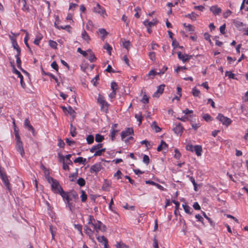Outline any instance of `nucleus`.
<instances>
[{"label": "nucleus", "instance_id": "1", "mask_svg": "<svg viewBox=\"0 0 248 248\" xmlns=\"http://www.w3.org/2000/svg\"><path fill=\"white\" fill-rule=\"evenodd\" d=\"M84 230L85 233L89 236L92 242H95L94 238L93 235V233L95 232V235L97 236L99 231L102 232L106 231V227L101 221L96 220L90 226L85 225Z\"/></svg>", "mask_w": 248, "mask_h": 248}, {"label": "nucleus", "instance_id": "2", "mask_svg": "<svg viewBox=\"0 0 248 248\" xmlns=\"http://www.w3.org/2000/svg\"><path fill=\"white\" fill-rule=\"evenodd\" d=\"M97 100L98 103H99L101 106V110L104 112H107L108 110L109 105L105 99L103 95L99 94L97 98Z\"/></svg>", "mask_w": 248, "mask_h": 248}, {"label": "nucleus", "instance_id": "3", "mask_svg": "<svg viewBox=\"0 0 248 248\" xmlns=\"http://www.w3.org/2000/svg\"><path fill=\"white\" fill-rule=\"evenodd\" d=\"M15 137L16 140V149L22 156H23L25 152L23 147V143L20 140V136L17 132H16Z\"/></svg>", "mask_w": 248, "mask_h": 248}, {"label": "nucleus", "instance_id": "4", "mask_svg": "<svg viewBox=\"0 0 248 248\" xmlns=\"http://www.w3.org/2000/svg\"><path fill=\"white\" fill-rule=\"evenodd\" d=\"M217 118L221 123H222V124L223 125H226L227 126L231 124V123H232V120L230 118L224 116V115H223L221 114H218V115H217Z\"/></svg>", "mask_w": 248, "mask_h": 248}, {"label": "nucleus", "instance_id": "5", "mask_svg": "<svg viewBox=\"0 0 248 248\" xmlns=\"http://www.w3.org/2000/svg\"><path fill=\"white\" fill-rule=\"evenodd\" d=\"M93 11L95 13L100 14L104 17L107 16L105 9L98 3L96 4V6L93 8Z\"/></svg>", "mask_w": 248, "mask_h": 248}, {"label": "nucleus", "instance_id": "6", "mask_svg": "<svg viewBox=\"0 0 248 248\" xmlns=\"http://www.w3.org/2000/svg\"><path fill=\"white\" fill-rule=\"evenodd\" d=\"M51 185L52 189L54 193H58L59 192L62 191V189L60 186L59 182L56 180L55 181H53Z\"/></svg>", "mask_w": 248, "mask_h": 248}, {"label": "nucleus", "instance_id": "7", "mask_svg": "<svg viewBox=\"0 0 248 248\" xmlns=\"http://www.w3.org/2000/svg\"><path fill=\"white\" fill-rule=\"evenodd\" d=\"M0 176L4 183L5 186H6L8 190H10L11 189L10 187V183L9 182V180H8V177L6 175V174L5 173H4L3 172L1 171L0 172Z\"/></svg>", "mask_w": 248, "mask_h": 248}, {"label": "nucleus", "instance_id": "8", "mask_svg": "<svg viewBox=\"0 0 248 248\" xmlns=\"http://www.w3.org/2000/svg\"><path fill=\"white\" fill-rule=\"evenodd\" d=\"M165 85L161 84L158 86L157 91L154 93L153 97H159L160 95L163 93Z\"/></svg>", "mask_w": 248, "mask_h": 248}, {"label": "nucleus", "instance_id": "9", "mask_svg": "<svg viewBox=\"0 0 248 248\" xmlns=\"http://www.w3.org/2000/svg\"><path fill=\"white\" fill-rule=\"evenodd\" d=\"M96 236L98 242L104 245V248H108L107 239L104 236H99L97 235Z\"/></svg>", "mask_w": 248, "mask_h": 248}, {"label": "nucleus", "instance_id": "10", "mask_svg": "<svg viewBox=\"0 0 248 248\" xmlns=\"http://www.w3.org/2000/svg\"><path fill=\"white\" fill-rule=\"evenodd\" d=\"M178 57L183 62H185L192 58V56L185 54H183L181 52H178Z\"/></svg>", "mask_w": 248, "mask_h": 248}, {"label": "nucleus", "instance_id": "11", "mask_svg": "<svg viewBox=\"0 0 248 248\" xmlns=\"http://www.w3.org/2000/svg\"><path fill=\"white\" fill-rule=\"evenodd\" d=\"M184 128L182 124L179 123L173 128V130L175 133L177 135H181L183 133Z\"/></svg>", "mask_w": 248, "mask_h": 248}, {"label": "nucleus", "instance_id": "12", "mask_svg": "<svg viewBox=\"0 0 248 248\" xmlns=\"http://www.w3.org/2000/svg\"><path fill=\"white\" fill-rule=\"evenodd\" d=\"M133 133V130L131 128H127L125 130L123 131L121 133L122 139H124L126 137L131 134Z\"/></svg>", "mask_w": 248, "mask_h": 248}, {"label": "nucleus", "instance_id": "13", "mask_svg": "<svg viewBox=\"0 0 248 248\" xmlns=\"http://www.w3.org/2000/svg\"><path fill=\"white\" fill-rule=\"evenodd\" d=\"M156 75V72L154 70H151L149 73L144 78V79L148 80L150 78L153 79L154 77Z\"/></svg>", "mask_w": 248, "mask_h": 248}, {"label": "nucleus", "instance_id": "14", "mask_svg": "<svg viewBox=\"0 0 248 248\" xmlns=\"http://www.w3.org/2000/svg\"><path fill=\"white\" fill-rule=\"evenodd\" d=\"M101 169V165L100 164H96L93 165L91 168V172H97Z\"/></svg>", "mask_w": 248, "mask_h": 248}, {"label": "nucleus", "instance_id": "15", "mask_svg": "<svg viewBox=\"0 0 248 248\" xmlns=\"http://www.w3.org/2000/svg\"><path fill=\"white\" fill-rule=\"evenodd\" d=\"M210 11L214 14H219L221 12V8L218 7L217 5L212 6L210 7Z\"/></svg>", "mask_w": 248, "mask_h": 248}, {"label": "nucleus", "instance_id": "16", "mask_svg": "<svg viewBox=\"0 0 248 248\" xmlns=\"http://www.w3.org/2000/svg\"><path fill=\"white\" fill-rule=\"evenodd\" d=\"M12 41V45L15 49L16 51V53L20 54L21 50L20 47H19L16 40L13 38L11 39Z\"/></svg>", "mask_w": 248, "mask_h": 248}, {"label": "nucleus", "instance_id": "17", "mask_svg": "<svg viewBox=\"0 0 248 248\" xmlns=\"http://www.w3.org/2000/svg\"><path fill=\"white\" fill-rule=\"evenodd\" d=\"M157 23V19H153L152 21H149L146 20L144 21V25L147 27H151L152 26L155 25Z\"/></svg>", "mask_w": 248, "mask_h": 248}, {"label": "nucleus", "instance_id": "18", "mask_svg": "<svg viewBox=\"0 0 248 248\" xmlns=\"http://www.w3.org/2000/svg\"><path fill=\"white\" fill-rule=\"evenodd\" d=\"M20 55V54H18V53H16V54L15 56V57L16 58V62L17 66L18 68L21 69L22 70V71H23L24 72H25V71L23 70L21 68V60H20V58L19 57Z\"/></svg>", "mask_w": 248, "mask_h": 248}, {"label": "nucleus", "instance_id": "19", "mask_svg": "<svg viewBox=\"0 0 248 248\" xmlns=\"http://www.w3.org/2000/svg\"><path fill=\"white\" fill-rule=\"evenodd\" d=\"M103 144L98 143L97 144L93 146L90 149V151L91 153H94L95 151L98 150L102 148Z\"/></svg>", "mask_w": 248, "mask_h": 248}, {"label": "nucleus", "instance_id": "20", "mask_svg": "<svg viewBox=\"0 0 248 248\" xmlns=\"http://www.w3.org/2000/svg\"><path fill=\"white\" fill-rule=\"evenodd\" d=\"M88 52H89V54L87 58L91 62H94L96 60V57H95L94 54L91 49H88Z\"/></svg>", "mask_w": 248, "mask_h": 248}, {"label": "nucleus", "instance_id": "21", "mask_svg": "<svg viewBox=\"0 0 248 248\" xmlns=\"http://www.w3.org/2000/svg\"><path fill=\"white\" fill-rule=\"evenodd\" d=\"M168 145L163 140L161 141L160 144L158 146L157 150L158 152L161 151L163 149H167Z\"/></svg>", "mask_w": 248, "mask_h": 248}, {"label": "nucleus", "instance_id": "22", "mask_svg": "<svg viewBox=\"0 0 248 248\" xmlns=\"http://www.w3.org/2000/svg\"><path fill=\"white\" fill-rule=\"evenodd\" d=\"M194 151L198 156H201L202 152V147L200 145L194 146Z\"/></svg>", "mask_w": 248, "mask_h": 248}, {"label": "nucleus", "instance_id": "23", "mask_svg": "<svg viewBox=\"0 0 248 248\" xmlns=\"http://www.w3.org/2000/svg\"><path fill=\"white\" fill-rule=\"evenodd\" d=\"M24 125L26 127H27L29 128V130L31 131L34 134V129L33 127H32V126L30 124V121L28 119H26L25 120Z\"/></svg>", "mask_w": 248, "mask_h": 248}, {"label": "nucleus", "instance_id": "24", "mask_svg": "<svg viewBox=\"0 0 248 248\" xmlns=\"http://www.w3.org/2000/svg\"><path fill=\"white\" fill-rule=\"evenodd\" d=\"M42 72L44 75H47L53 78L57 83V86L60 85V83L58 81V79L55 77V76L49 73H46L43 70H42Z\"/></svg>", "mask_w": 248, "mask_h": 248}, {"label": "nucleus", "instance_id": "25", "mask_svg": "<svg viewBox=\"0 0 248 248\" xmlns=\"http://www.w3.org/2000/svg\"><path fill=\"white\" fill-rule=\"evenodd\" d=\"M70 133L73 137H75L77 135L76 128L72 124L70 125Z\"/></svg>", "mask_w": 248, "mask_h": 248}, {"label": "nucleus", "instance_id": "26", "mask_svg": "<svg viewBox=\"0 0 248 248\" xmlns=\"http://www.w3.org/2000/svg\"><path fill=\"white\" fill-rule=\"evenodd\" d=\"M82 38L85 40L87 43L90 40V38L86 31H84L82 33Z\"/></svg>", "mask_w": 248, "mask_h": 248}, {"label": "nucleus", "instance_id": "27", "mask_svg": "<svg viewBox=\"0 0 248 248\" xmlns=\"http://www.w3.org/2000/svg\"><path fill=\"white\" fill-rule=\"evenodd\" d=\"M152 127L156 132H159L161 131V128L157 125L155 122L152 123Z\"/></svg>", "mask_w": 248, "mask_h": 248}, {"label": "nucleus", "instance_id": "28", "mask_svg": "<svg viewBox=\"0 0 248 248\" xmlns=\"http://www.w3.org/2000/svg\"><path fill=\"white\" fill-rule=\"evenodd\" d=\"M106 151V148L101 149L94 152V156H100L101 155Z\"/></svg>", "mask_w": 248, "mask_h": 248}, {"label": "nucleus", "instance_id": "29", "mask_svg": "<svg viewBox=\"0 0 248 248\" xmlns=\"http://www.w3.org/2000/svg\"><path fill=\"white\" fill-rule=\"evenodd\" d=\"M58 193H59L62 196V197L63 198V200H65L67 202H68V201L69 200L68 196L67 193H65L63 191L62 189V192H60Z\"/></svg>", "mask_w": 248, "mask_h": 248}, {"label": "nucleus", "instance_id": "30", "mask_svg": "<svg viewBox=\"0 0 248 248\" xmlns=\"http://www.w3.org/2000/svg\"><path fill=\"white\" fill-rule=\"evenodd\" d=\"M58 20H59V17L57 16L56 18V21H55V26L56 28H57L58 29H69L70 28V26L69 25H66L64 27H63V26H61V27H59V26L57 25V22H58Z\"/></svg>", "mask_w": 248, "mask_h": 248}, {"label": "nucleus", "instance_id": "31", "mask_svg": "<svg viewBox=\"0 0 248 248\" xmlns=\"http://www.w3.org/2000/svg\"><path fill=\"white\" fill-rule=\"evenodd\" d=\"M86 161V159L84 158L83 159L82 157H78L77 158H76L74 162L75 163H79L80 164H84V162Z\"/></svg>", "mask_w": 248, "mask_h": 248}, {"label": "nucleus", "instance_id": "32", "mask_svg": "<svg viewBox=\"0 0 248 248\" xmlns=\"http://www.w3.org/2000/svg\"><path fill=\"white\" fill-rule=\"evenodd\" d=\"M86 140L89 144L93 143L94 141V137L92 135H89L87 137Z\"/></svg>", "mask_w": 248, "mask_h": 248}, {"label": "nucleus", "instance_id": "33", "mask_svg": "<svg viewBox=\"0 0 248 248\" xmlns=\"http://www.w3.org/2000/svg\"><path fill=\"white\" fill-rule=\"evenodd\" d=\"M104 139V137L103 136H102L99 134H97L95 135V140L96 142H101Z\"/></svg>", "mask_w": 248, "mask_h": 248}, {"label": "nucleus", "instance_id": "34", "mask_svg": "<svg viewBox=\"0 0 248 248\" xmlns=\"http://www.w3.org/2000/svg\"><path fill=\"white\" fill-rule=\"evenodd\" d=\"M19 1L23 3V7L22 8V10L24 11H28L29 8L26 5V2L25 0H19Z\"/></svg>", "mask_w": 248, "mask_h": 248}, {"label": "nucleus", "instance_id": "35", "mask_svg": "<svg viewBox=\"0 0 248 248\" xmlns=\"http://www.w3.org/2000/svg\"><path fill=\"white\" fill-rule=\"evenodd\" d=\"M43 36L41 34L38 35L35 39L33 43L36 45H38L40 40L42 39Z\"/></svg>", "mask_w": 248, "mask_h": 248}, {"label": "nucleus", "instance_id": "36", "mask_svg": "<svg viewBox=\"0 0 248 248\" xmlns=\"http://www.w3.org/2000/svg\"><path fill=\"white\" fill-rule=\"evenodd\" d=\"M186 16L189 17L192 20H195L198 16V15L194 13H192L191 14L186 15Z\"/></svg>", "mask_w": 248, "mask_h": 248}, {"label": "nucleus", "instance_id": "37", "mask_svg": "<svg viewBox=\"0 0 248 248\" xmlns=\"http://www.w3.org/2000/svg\"><path fill=\"white\" fill-rule=\"evenodd\" d=\"M183 208H184V209L185 210V211L187 213V214H191V208L190 207H189L188 205H186V204H183L182 205Z\"/></svg>", "mask_w": 248, "mask_h": 248}, {"label": "nucleus", "instance_id": "38", "mask_svg": "<svg viewBox=\"0 0 248 248\" xmlns=\"http://www.w3.org/2000/svg\"><path fill=\"white\" fill-rule=\"evenodd\" d=\"M104 48L108 51L109 55H111V50L112 49V47L109 46V45L108 43H106L104 45Z\"/></svg>", "mask_w": 248, "mask_h": 248}, {"label": "nucleus", "instance_id": "39", "mask_svg": "<svg viewBox=\"0 0 248 248\" xmlns=\"http://www.w3.org/2000/svg\"><path fill=\"white\" fill-rule=\"evenodd\" d=\"M67 111L70 115L72 116L73 118L74 119V117H75L76 112L73 109V108L71 107H69Z\"/></svg>", "mask_w": 248, "mask_h": 248}, {"label": "nucleus", "instance_id": "40", "mask_svg": "<svg viewBox=\"0 0 248 248\" xmlns=\"http://www.w3.org/2000/svg\"><path fill=\"white\" fill-rule=\"evenodd\" d=\"M118 132L117 130H115L113 128L111 129L110 132V137L112 140H113L116 133Z\"/></svg>", "mask_w": 248, "mask_h": 248}, {"label": "nucleus", "instance_id": "41", "mask_svg": "<svg viewBox=\"0 0 248 248\" xmlns=\"http://www.w3.org/2000/svg\"><path fill=\"white\" fill-rule=\"evenodd\" d=\"M77 183L80 186H83L85 185V181L82 178H80L78 180Z\"/></svg>", "mask_w": 248, "mask_h": 248}, {"label": "nucleus", "instance_id": "42", "mask_svg": "<svg viewBox=\"0 0 248 248\" xmlns=\"http://www.w3.org/2000/svg\"><path fill=\"white\" fill-rule=\"evenodd\" d=\"M131 44L129 41H125L123 42V46L127 50H129Z\"/></svg>", "mask_w": 248, "mask_h": 248}, {"label": "nucleus", "instance_id": "43", "mask_svg": "<svg viewBox=\"0 0 248 248\" xmlns=\"http://www.w3.org/2000/svg\"><path fill=\"white\" fill-rule=\"evenodd\" d=\"M225 76H228V78L230 79H234L235 78L234 74L230 71H226L225 73Z\"/></svg>", "mask_w": 248, "mask_h": 248}, {"label": "nucleus", "instance_id": "44", "mask_svg": "<svg viewBox=\"0 0 248 248\" xmlns=\"http://www.w3.org/2000/svg\"><path fill=\"white\" fill-rule=\"evenodd\" d=\"M89 217V218L87 225H88V226H90L92 223H93V222H94L96 220L91 215H90Z\"/></svg>", "mask_w": 248, "mask_h": 248}, {"label": "nucleus", "instance_id": "45", "mask_svg": "<svg viewBox=\"0 0 248 248\" xmlns=\"http://www.w3.org/2000/svg\"><path fill=\"white\" fill-rule=\"evenodd\" d=\"M135 117L137 118L138 121L139 122V124H140L142 122V114L140 112L139 114H136L135 115Z\"/></svg>", "mask_w": 248, "mask_h": 248}, {"label": "nucleus", "instance_id": "46", "mask_svg": "<svg viewBox=\"0 0 248 248\" xmlns=\"http://www.w3.org/2000/svg\"><path fill=\"white\" fill-rule=\"evenodd\" d=\"M49 45L52 48L54 49L57 48V43L55 41L49 40Z\"/></svg>", "mask_w": 248, "mask_h": 248}, {"label": "nucleus", "instance_id": "47", "mask_svg": "<svg viewBox=\"0 0 248 248\" xmlns=\"http://www.w3.org/2000/svg\"><path fill=\"white\" fill-rule=\"evenodd\" d=\"M45 174L46 175V179H47V181H48V182L49 183L51 184L53 182V181H55L56 180L55 179H54L51 177L49 176L48 174H46V172H45Z\"/></svg>", "mask_w": 248, "mask_h": 248}, {"label": "nucleus", "instance_id": "48", "mask_svg": "<svg viewBox=\"0 0 248 248\" xmlns=\"http://www.w3.org/2000/svg\"><path fill=\"white\" fill-rule=\"evenodd\" d=\"M192 94L194 96H199L200 94V91L194 88L192 90Z\"/></svg>", "mask_w": 248, "mask_h": 248}, {"label": "nucleus", "instance_id": "49", "mask_svg": "<svg viewBox=\"0 0 248 248\" xmlns=\"http://www.w3.org/2000/svg\"><path fill=\"white\" fill-rule=\"evenodd\" d=\"M143 162L146 165H148L150 162V159L147 155H144L143 157Z\"/></svg>", "mask_w": 248, "mask_h": 248}, {"label": "nucleus", "instance_id": "50", "mask_svg": "<svg viewBox=\"0 0 248 248\" xmlns=\"http://www.w3.org/2000/svg\"><path fill=\"white\" fill-rule=\"evenodd\" d=\"M75 228L79 232V233L81 235H83V233L82 232V225H79V224H75Z\"/></svg>", "mask_w": 248, "mask_h": 248}, {"label": "nucleus", "instance_id": "51", "mask_svg": "<svg viewBox=\"0 0 248 248\" xmlns=\"http://www.w3.org/2000/svg\"><path fill=\"white\" fill-rule=\"evenodd\" d=\"M118 85L115 82H112L111 83V88L113 92H116V90L117 89Z\"/></svg>", "mask_w": 248, "mask_h": 248}, {"label": "nucleus", "instance_id": "52", "mask_svg": "<svg viewBox=\"0 0 248 248\" xmlns=\"http://www.w3.org/2000/svg\"><path fill=\"white\" fill-rule=\"evenodd\" d=\"M99 33L102 35V37L104 38L106 35L108 34V32L104 29H100L98 30Z\"/></svg>", "mask_w": 248, "mask_h": 248}, {"label": "nucleus", "instance_id": "53", "mask_svg": "<svg viewBox=\"0 0 248 248\" xmlns=\"http://www.w3.org/2000/svg\"><path fill=\"white\" fill-rule=\"evenodd\" d=\"M81 201L82 202H84L87 200V195L85 194V192L82 190L81 191Z\"/></svg>", "mask_w": 248, "mask_h": 248}, {"label": "nucleus", "instance_id": "54", "mask_svg": "<svg viewBox=\"0 0 248 248\" xmlns=\"http://www.w3.org/2000/svg\"><path fill=\"white\" fill-rule=\"evenodd\" d=\"M117 248H128V246L122 242L118 243L116 245Z\"/></svg>", "mask_w": 248, "mask_h": 248}, {"label": "nucleus", "instance_id": "55", "mask_svg": "<svg viewBox=\"0 0 248 248\" xmlns=\"http://www.w3.org/2000/svg\"><path fill=\"white\" fill-rule=\"evenodd\" d=\"M52 68L54 69L57 72H58L59 66L56 62H53L51 64Z\"/></svg>", "mask_w": 248, "mask_h": 248}, {"label": "nucleus", "instance_id": "56", "mask_svg": "<svg viewBox=\"0 0 248 248\" xmlns=\"http://www.w3.org/2000/svg\"><path fill=\"white\" fill-rule=\"evenodd\" d=\"M175 152V155H174V157L176 159H179L181 156V154L179 150L177 149H175L174 150Z\"/></svg>", "mask_w": 248, "mask_h": 248}, {"label": "nucleus", "instance_id": "57", "mask_svg": "<svg viewBox=\"0 0 248 248\" xmlns=\"http://www.w3.org/2000/svg\"><path fill=\"white\" fill-rule=\"evenodd\" d=\"M109 186V182L107 180H105L104 183L102 186V188L104 190H107V187H108Z\"/></svg>", "mask_w": 248, "mask_h": 248}, {"label": "nucleus", "instance_id": "58", "mask_svg": "<svg viewBox=\"0 0 248 248\" xmlns=\"http://www.w3.org/2000/svg\"><path fill=\"white\" fill-rule=\"evenodd\" d=\"M141 101L144 104L148 103L149 102L148 97L146 94H144L143 96Z\"/></svg>", "mask_w": 248, "mask_h": 248}, {"label": "nucleus", "instance_id": "59", "mask_svg": "<svg viewBox=\"0 0 248 248\" xmlns=\"http://www.w3.org/2000/svg\"><path fill=\"white\" fill-rule=\"evenodd\" d=\"M149 56L150 57V59L154 61L155 60V53L154 52H151L149 53Z\"/></svg>", "mask_w": 248, "mask_h": 248}, {"label": "nucleus", "instance_id": "60", "mask_svg": "<svg viewBox=\"0 0 248 248\" xmlns=\"http://www.w3.org/2000/svg\"><path fill=\"white\" fill-rule=\"evenodd\" d=\"M232 14V12L230 10H227L223 14V16L224 18H227L228 16H229Z\"/></svg>", "mask_w": 248, "mask_h": 248}, {"label": "nucleus", "instance_id": "61", "mask_svg": "<svg viewBox=\"0 0 248 248\" xmlns=\"http://www.w3.org/2000/svg\"><path fill=\"white\" fill-rule=\"evenodd\" d=\"M58 157H59V161L62 162V163L65 162L64 156L63 155H62L60 153H59Z\"/></svg>", "mask_w": 248, "mask_h": 248}, {"label": "nucleus", "instance_id": "62", "mask_svg": "<svg viewBox=\"0 0 248 248\" xmlns=\"http://www.w3.org/2000/svg\"><path fill=\"white\" fill-rule=\"evenodd\" d=\"M194 146H193L191 144H188L186 146V149L187 150L190 151L191 152L194 151Z\"/></svg>", "mask_w": 248, "mask_h": 248}, {"label": "nucleus", "instance_id": "63", "mask_svg": "<svg viewBox=\"0 0 248 248\" xmlns=\"http://www.w3.org/2000/svg\"><path fill=\"white\" fill-rule=\"evenodd\" d=\"M203 118L206 121H208L211 120V117L208 114H205L203 116Z\"/></svg>", "mask_w": 248, "mask_h": 248}, {"label": "nucleus", "instance_id": "64", "mask_svg": "<svg viewBox=\"0 0 248 248\" xmlns=\"http://www.w3.org/2000/svg\"><path fill=\"white\" fill-rule=\"evenodd\" d=\"M193 207L195 210H199L201 209V207L197 202L194 203Z\"/></svg>", "mask_w": 248, "mask_h": 248}]
</instances>
